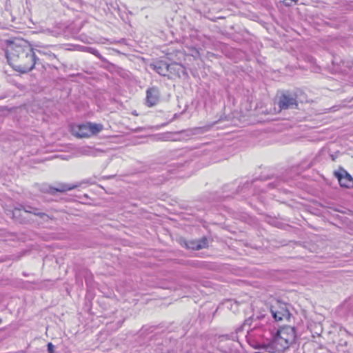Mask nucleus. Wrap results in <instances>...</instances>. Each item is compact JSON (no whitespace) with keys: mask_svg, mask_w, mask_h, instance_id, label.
I'll list each match as a JSON object with an SVG mask.
<instances>
[{"mask_svg":"<svg viewBox=\"0 0 353 353\" xmlns=\"http://www.w3.org/2000/svg\"><path fill=\"white\" fill-rule=\"evenodd\" d=\"M249 321H250V320H247V321L245 322V323H244L243 326H244V327H245V326L249 323Z\"/></svg>","mask_w":353,"mask_h":353,"instance_id":"obj_21","label":"nucleus"},{"mask_svg":"<svg viewBox=\"0 0 353 353\" xmlns=\"http://www.w3.org/2000/svg\"><path fill=\"white\" fill-rule=\"evenodd\" d=\"M48 350L50 353H52L54 351V345L51 343L48 344Z\"/></svg>","mask_w":353,"mask_h":353,"instance_id":"obj_19","label":"nucleus"},{"mask_svg":"<svg viewBox=\"0 0 353 353\" xmlns=\"http://www.w3.org/2000/svg\"><path fill=\"white\" fill-rule=\"evenodd\" d=\"M270 312L272 317L276 321H280L283 319L288 320L290 316L287 305L279 301H276L274 303L271 305Z\"/></svg>","mask_w":353,"mask_h":353,"instance_id":"obj_3","label":"nucleus"},{"mask_svg":"<svg viewBox=\"0 0 353 353\" xmlns=\"http://www.w3.org/2000/svg\"><path fill=\"white\" fill-rule=\"evenodd\" d=\"M21 212V210H16L15 212H14V216H15V214L17 213H19Z\"/></svg>","mask_w":353,"mask_h":353,"instance_id":"obj_20","label":"nucleus"},{"mask_svg":"<svg viewBox=\"0 0 353 353\" xmlns=\"http://www.w3.org/2000/svg\"><path fill=\"white\" fill-rule=\"evenodd\" d=\"M208 246V240L206 238H203L199 241H190L187 247L192 250H201Z\"/></svg>","mask_w":353,"mask_h":353,"instance_id":"obj_10","label":"nucleus"},{"mask_svg":"<svg viewBox=\"0 0 353 353\" xmlns=\"http://www.w3.org/2000/svg\"><path fill=\"white\" fill-rule=\"evenodd\" d=\"M290 343L286 339L281 336L277 332L273 340L268 343V349L272 353H280L288 349Z\"/></svg>","mask_w":353,"mask_h":353,"instance_id":"obj_4","label":"nucleus"},{"mask_svg":"<svg viewBox=\"0 0 353 353\" xmlns=\"http://www.w3.org/2000/svg\"><path fill=\"white\" fill-rule=\"evenodd\" d=\"M334 175L341 187L345 188H353V178L345 170L340 168L338 171L334 172Z\"/></svg>","mask_w":353,"mask_h":353,"instance_id":"obj_5","label":"nucleus"},{"mask_svg":"<svg viewBox=\"0 0 353 353\" xmlns=\"http://www.w3.org/2000/svg\"><path fill=\"white\" fill-rule=\"evenodd\" d=\"M264 328V326L263 325H258L257 323H255L254 325H253V327L250 330H248V332L250 334H252V332H254V331L259 330V329H263Z\"/></svg>","mask_w":353,"mask_h":353,"instance_id":"obj_16","label":"nucleus"},{"mask_svg":"<svg viewBox=\"0 0 353 353\" xmlns=\"http://www.w3.org/2000/svg\"><path fill=\"white\" fill-rule=\"evenodd\" d=\"M146 101L149 106L156 105L159 99V90L157 88H150L146 92Z\"/></svg>","mask_w":353,"mask_h":353,"instance_id":"obj_7","label":"nucleus"},{"mask_svg":"<svg viewBox=\"0 0 353 353\" xmlns=\"http://www.w3.org/2000/svg\"><path fill=\"white\" fill-rule=\"evenodd\" d=\"M9 64L17 71L25 73L32 70L37 63L35 51L30 46H14L7 52Z\"/></svg>","mask_w":353,"mask_h":353,"instance_id":"obj_1","label":"nucleus"},{"mask_svg":"<svg viewBox=\"0 0 353 353\" xmlns=\"http://www.w3.org/2000/svg\"><path fill=\"white\" fill-rule=\"evenodd\" d=\"M150 67L158 74L165 76L169 70L170 65L165 62H159L156 64H151Z\"/></svg>","mask_w":353,"mask_h":353,"instance_id":"obj_9","label":"nucleus"},{"mask_svg":"<svg viewBox=\"0 0 353 353\" xmlns=\"http://www.w3.org/2000/svg\"><path fill=\"white\" fill-rule=\"evenodd\" d=\"M254 347L258 350L254 353H272L267 348L268 343H257Z\"/></svg>","mask_w":353,"mask_h":353,"instance_id":"obj_13","label":"nucleus"},{"mask_svg":"<svg viewBox=\"0 0 353 353\" xmlns=\"http://www.w3.org/2000/svg\"><path fill=\"white\" fill-rule=\"evenodd\" d=\"M103 125L92 123H87L73 126L72 133L79 138L89 137L101 132Z\"/></svg>","mask_w":353,"mask_h":353,"instance_id":"obj_2","label":"nucleus"},{"mask_svg":"<svg viewBox=\"0 0 353 353\" xmlns=\"http://www.w3.org/2000/svg\"><path fill=\"white\" fill-rule=\"evenodd\" d=\"M76 186H70L69 185H63L60 188L57 189V191L64 192V191L72 190Z\"/></svg>","mask_w":353,"mask_h":353,"instance_id":"obj_15","label":"nucleus"},{"mask_svg":"<svg viewBox=\"0 0 353 353\" xmlns=\"http://www.w3.org/2000/svg\"><path fill=\"white\" fill-rule=\"evenodd\" d=\"M279 105L281 110H285L288 108L296 107L297 103L294 98L287 95H283L279 100Z\"/></svg>","mask_w":353,"mask_h":353,"instance_id":"obj_8","label":"nucleus"},{"mask_svg":"<svg viewBox=\"0 0 353 353\" xmlns=\"http://www.w3.org/2000/svg\"><path fill=\"white\" fill-rule=\"evenodd\" d=\"M297 0H283V3L285 6H292L296 4Z\"/></svg>","mask_w":353,"mask_h":353,"instance_id":"obj_17","label":"nucleus"},{"mask_svg":"<svg viewBox=\"0 0 353 353\" xmlns=\"http://www.w3.org/2000/svg\"><path fill=\"white\" fill-rule=\"evenodd\" d=\"M37 47L38 48H36L35 51L39 54L47 56L50 59L56 58V55L49 50L48 46H41L37 45Z\"/></svg>","mask_w":353,"mask_h":353,"instance_id":"obj_11","label":"nucleus"},{"mask_svg":"<svg viewBox=\"0 0 353 353\" xmlns=\"http://www.w3.org/2000/svg\"><path fill=\"white\" fill-rule=\"evenodd\" d=\"M89 52L94 55H96L97 57H99V52L95 50V49H93V48H89Z\"/></svg>","mask_w":353,"mask_h":353,"instance_id":"obj_18","label":"nucleus"},{"mask_svg":"<svg viewBox=\"0 0 353 353\" xmlns=\"http://www.w3.org/2000/svg\"><path fill=\"white\" fill-rule=\"evenodd\" d=\"M99 152L98 150H94L88 146L82 147L79 150V154L88 156H96Z\"/></svg>","mask_w":353,"mask_h":353,"instance_id":"obj_12","label":"nucleus"},{"mask_svg":"<svg viewBox=\"0 0 353 353\" xmlns=\"http://www.w3.org/2000/svg\"><path fill=\"white\" fill-rule=\"evenodd\" d=\"M277 333L282 337L286 339V341L290 345L295 340V331L294 329L290 326H286L281 328L277 331Z\"/></svg>","mask_w":353,"mask_h":353,"instance_id":"obj_6","label":"nucleus"},{"mask_svg":"<svg viewBox=\"0 0 353 353\" xmlns=\"http://www.w3.org/2000/svg\"><path fill=\"white\" fill-rule=\"evenodd\" d=\"M25 213H32L35 215L39 216L42 219H45L46 218H48V216L44 213L37 212V209H32L31 208H28V209H24Z\"/></svg>","mask_w":353,"mask_h":353,"instance_id":"obj_14","label":"nucleus"}]
</instances>
